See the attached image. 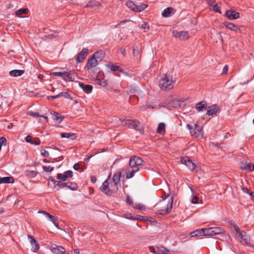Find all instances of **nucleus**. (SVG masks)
Instances as JSON below:
<instances>
[{"instance_id": "obj_37", "label": "nucleus", "mask_w": 254, "mask_h": 254, "mask_svg": "<svg viewBox=\"0 0 254 254\" xmlns=\"http://www.w3.org/2000/svg\"><path fill=\"white\" fill-rule=\"evenodd\" d=\"M108 67L111 70L113 71H119L120 72H123V69L120 67V66L114 65V64H110L108 65Z\"/></svg>"}, {"instance_id": "obj_31", "label": "nucleus", "mask_w": 254, "mask_h": 254, "mask_svg": "<svg viewBox=\"0 0 254 254\" xmlns=\"http://www.w3.org/2000/svg\"><path fill=\"white\" fill-rule=\"evenodd\" d=\"M101 6V5L99 2H98L97 1H95V0H91V1H89L87 3L86 7L94 8V7H99Z\"/></svg>"}, {"instance_id": "obj_41", "label": "nucleus", "mask_w": 254, "mask_h": 254, "mask_svg": "<svg viewBox=\"0 0 254 254\" xmlns=\"http://www.w3.org/2000/svg\"><path fill=\"white\" fill-rule=\"evenodd\" d=\"M134 208L135 209H139V210H145V207L143 205H142L140 203L135 204L134 206Z\"/></svg>"}, {"instance_id": "obj_32", "label": "nucleus", "mask_w": 254, "mask_h": 254, "mask_svg": "<svg viewBox=\"0 0 254 254\" xmlns=\"http://www.w3.org/2000/svg\"><path fill=\"white\" fill-rule=\"evenodd\" d=\"M25 175L29 178H34L37 175V172L34 170H26L25 171Z\"/></svg>"}, {"instance_id": "obj_11", "label": "nucleus", "mask_w": 254, "mask_h": 254, "mask_svg": "<svg viewBox=\"0 0 254 254\" xmlns=\"http://www.w3.org/2000/svg\"><path fill=\"white\" fill-rule=\"evenodd\" d=\"M76 74L73 70L64 71L63 79L65 82H73L76 79Z\"/></svg>"}, {"instance_id": "obj_33", "label": "nucleus", "mask_w": 254, "mask_h": 254, "mask_svg": "<svg viewBox=\"0 0 254 254\" xmlns=\"http://www.w3.org/2000/svg\"><path fill=\"white\" fill-rule=\"evenodd\" d=\"M157 131L161 134H164L165 132V124L163 123H159L158 126Z\"/></svg>"}, {"instance_id": "obj_29", "label": "nucleus", "mask_w": 254, "mask_h": 254, "mask_svg": "<svg viewBox=\"0 0 254 254\" xmlns=\"http://www.w3.org/2000/svg\"><path fill=\"white\" fill-rule=\"evenodd\" d=\"M224 25L227 28L230 29V30L236 31L238 30V26L232 23L225 22H224Z\"/></svg>"}, {"instance_id": "obj_39", "label": "nucleus", "mask_w": 254, "mask_h": 254, "mask_svg": "<svg viewBox=\"0 0 254 254\" xmlns=\"http://www.w3.org/2000/svg\"><path fill=\"white\" fill-rule=\"evenodd\" d=\"M28 12V9L27 8L23 9H19L16 11L15 14L17 16H20L21 14H26Z\"/></svg>"}, {"instance_id": "obj_57", "label": "nucleus", "mask_w": 254, "mask_h": 254, "mask_svg": "<svg viewBox=\"0 0 254 254\" xmlns=\"http://www.w3.org/2000/svg\"><path fill=\"white\" fill-rule=\"evenodd\" d=\"M141 28L144 29H148L149 25L147 23H144L141 25Z\"/></svg>"}, {"instance_id": "obj_64", "label": "nucleus", "mask_w": 254, "mask_h": 254, "mask_svg": "<svg viewBox=\"0 0 254 254\" xmlns=\"http://www.w3.org/2000/svg\"><path fill=\"white\" fill-rule=\"evenodd\" d=\"M96 178L95 177H92L91 178V182L93 183H95L96 182Z\"/></svg>"}, {"instance_id": "obj_38", "label": "nucleus", "mask_w": 254, "mask_h": 254, "mask_svg": "<svg viewBox=\"0 0 254 254\" xmlns=\"http://www.w3.org/2000/svg\"><path fill=\"white\" fill-rule=\"evenodd\" d=\"M140 123L136 120H131V127H132L135 129H138L139 128Z\"/></svg>"}, {"instance_id": "obj_45", "label": "nucleus", "mask_w": 254, "mask_h": 254, "mask_svg": "<svg viewBox=\"0 0 254 254\" xmlns=\"http://www.w3.org/2000/svg\"><path fill=\"white\" fill-rule=\"evenodd\" d=\"M133 54L134 56H138L139 54V48L136 47L135 48H133Z\"/></svg>"}, {"instance_id": "obj_50", "label": "nucleus", "mask_w": 254, "mask_h": 254, "mask_svg": "<svg viewBox=\"0 0 254 254\" xmlns=\"http://www.w3.org/2000/svg\"><path fill=\"white\" fill-rule=\"evenodd\" d=\"M61 97V95L60 94V93L59 94H58V95H55V96H48L47 98L49 100H50V99L54 100V99L60 98Z\"/></svg>"}, {"instance_id": "obj_62", "label": "nucleus", "mask_w": 254, "mask_h": 254, "mask_svg": "<svg viewBox=\"0 0 254 254\" xmlns=\"http://www.w3.org/2000/svg\"><path fill=\"white\" fill-rule=\"evenodd\" d=\"M80 168V165L78 163H76L73 166V169L75 170H78Z\"/></svg>"}, {"instance_id": "obj_2", "label": "nucleus", "mask_w": 254, "mask_h": 254, "mask_svg": "<svg viewBox=\"0 0 254 254\" xmlns=\"http://www.w3.org/2000/svg\"><path fill=\"white\" fill-rule=\"evenodd\" d=\"M119 189V186L107 179L100 187L101 190L108 195L115 193Z\"/></svg>"}, {"instance_id": "obj_21", "label": "nucleus", "mask_w": 254, "mask_h": 254, "mask_svg": "<svg viewBox=\"0 0 254 254\" xmlns=\"http://www.w3.org/2000/svg\"><path fill=\"white\" fill-rule=\"evenodd\" d=\"M207 3L210 9L213 10L216 12L221 13V10L219 9L217 4L215 2V1L212 0H207Z\"/></svg>"}, {"instance_id": "obj_8", "label": "nucleus", "mask_w": 254, "mask_h": 254, "mask_svg": "<svg viewBox=\"0 0 254 254\" xmlns=\"http://www.w3.org/2000/svg\"><path fill=\"white\" fill-rule=\"evenodd\" d=\"M51 181L53 182L54 188L58 187L60 189H62L66 187L73 190H76L77 188V186L75 183H73L71 182L61 183L53 179H51Z\"/></svg>"}, {"instance_id": "obj_14", "label": "nucleus", "mask_w": 254, "mask_h": 254, "mask_svg": "<svg viewBox=\"0 0 254 254\" xmlns=\"http://www.w3.org/2000/svg\"><path fill=\"white\" fill-rule=\"evenodd\" d=\"M181 162L182 164L185 165L188 169L191 171L194 170L196 167L195 164L188 157L182 158Z\"/></svg>"}, {"instance_id": "obj_35", "label": "nucleus", "mask_w": 254, "mask_h": 254, "mask_svg": "<svg viewBox=\"0 0 254 254\" xmlns=\"http://www.w3.org/2000/svg\"><path fill=\"white\" fill-rule=\"evenodd\" d=\"M1 183H13L14 180L12 177H4L0 178Z\"/></svg>"}, {"instance_id": "obj_5", "label": "nucleus", "mask_w": 254, "mask_h": 254, "mask_svg": "<svg viewBox=\"0 0 254 254\" xmlns=\"http://www.w3.org/2000/svg\"><path fill=\"white\" fill-rule=\"evenodd\" d=\"M126 5L128 8L136 12H141L147 7V5L145 3L137 1L134 2L131 0L127 1Z\"/></svg>"}, {"instance_id": "obj_55", "label": "nucleus", "mask_w": 254, "mask_h": 254, "mask_svg": "<svg viewBox=\"0 0 254 254\" xmlns=\"http://www.w3.org/2000/svg\"><path fill=\"white\" fill-rule=\"evenodd\" d=\"M25 139L26 142L30 143L31 144L33 140L32 139L31 137L29 135L26 136Z\"/></svg>"}, {"instance_id": "obj_12", "label": "nucleus", "mask_w": 254, "mask_h": 254, "mask_svg": "<svg viewBox=\"0 0 254 254\" xmlns=\"http://www.w3.org/2000/svg\"><path fill=\"white\" fill-rule=\"evenodd\" d=\"M131 120H122L118 118H115L112 120V123L116 126H124L128 127H131Z\"/></svg>"}, {"instance_id": "obj_59", "label": "nucleus", "mask_w": 254, "mask_h": 254, "mask_svg": "<svg viewBox=\"0 0 254 254\" xmlns=\"http://www.w3.org/2000/svg\"><path fill=\"white\" fill-rule=\"evenodd\" d=\"M127 202L129 205H132L133 204V201L129 197V196H127Z\"/></svg>"}, {"instance_id": "obj_20", "label": "nucleus", "mask_w": 254, "mask_h": 254, "mask_svg": "<svg viewBox=\"0 0 254 254\" xmlns=\"http://www.w3.org/2000/svg\"><path fill=\"white\" fill-rule=\"evenodd\" d=\"M219 110V108L217 105H213L209 106L207 108L206 115L208 116H211L216 114Z\"/></svg>"}, {"instance_id": "obj_22", "label": "nucleus", "mask_w": 254, "mask_h": 254, "mask_svg": "<svg viewBox=\"0 0 254 254\" xmlns=\"http://www.w3.org/2000/svg\"><path fill=\"white\" fill-rule=\"evenodd\" d=\"M139 170V168H135L134 169H132L127 167L126 172V178L129 179L132 178L134 176L135 173L137 172Z\"/></svg>"}, {"instance_id": "obj_30", "label": "nucleus", "mask_w": 254, "mask_h": 254, "mask_svg": "<svg viewBox=\"0 0 254 254\" xmlns=\"http://www.w3.org/2000/svg\"><path fill=\"white\" fill-rule=\"evenodd\" d=\"M121 177V172H118L115 174L111 180H110L111 181L113 182L114 183H115L117 185L119 186V183L120 182V179Z\"/></svg>"}, {"instance_id": "obj_10", "label": "nucleus", "mask_w": 254, "mask_h": 254, "mask_svg": "<svg viewBox=\"0 0 254 254\" xmlns=\"http://www.w3.org/2000/svg\"><path fill=\"white\" fill-rule=\"evenodd\" d=\"M98 54V53H94L91 58L88 59L85 66L87 69H91L98 64L99 61L95 58Z\"/></svg>"}, {"instance_id": "obj_60", "label": "nucleus", "mask_w": 254, "mask_h": 254, "mask_svg": "<svg viewBox=\"0 0 254 254\" xmlns=\"http://www.w3.org/2000/svg\"><path fill=\"white\" fill-rule=\"evenodd\" d=\"M50 220L53 223V224L56 227H58L59 223L57 222L56 219L54 217V219H53V220Z\"/></svg>"}, {"instance_id": "obj_52", "label": "nucleus", "mask_w": 254, "mask_h": 254, "mask_svg": "<svg viewBox=\"0 0 254 254\" xmlns=\"http://www.w3.org/2000/svg\"><path fill=\"white\" fill-rule=\"evenodd\" d=\"M198 197L197 196L195 195L193 197V198H192V199L191 200V202L192 203L196 204L198 203Z\"/></svg>"}, {"instance_id": "obj_42", "label": "nucleus", "mask_w": 254, "mask_h": 254, "mask_svg": "<svg viewBox=\"0 0 254 254\" xmlns=\"http://www.w3.org/2000/svg\"><path fill=\"white\" fill-rule=\"evenodd\" d=\"M60 94L61 95V97H64L65 98L69 99L71 100H72V98L67 92H61Z\"/></svg>"}, {"instance_id": "obj_63", "label": "nucleus", "mask_w": 254, "mask_h": 254, "mask_svg": "<svg viewBox=\"0 0 254 254\" xmlns=\"http://www.w3.org/2000/svg\"><path fill=\"white\" fill-rule=\"evenodd\" d=\"M130 21V20H123V21H121L120 23H119L118 25H123V24H125L126 22H129Z\"/></svg>"}, {"instance_id": "obj_1", "label": "nucleus", "mask_w": 254, "mask_h": 254, "mask_svg": "<svg viewBox=\"0 0 254 254\" xmlns=\"http://www.w3.org/2000/svg\"><path fill=\"white\" fill-rule=\"evenodd\" d=\"M231 229L236 239L242 245L254 247V243L252 242L250 237L244 231L241 230L238 226L232 225Z\"/></svg>"}, {"instance_id": "obj_7", "label": "nucleus", "mask_w": 254, "mask_h": 254, "mask_svg": "<svg viewBox=\"0 0 254 254\" xmlns=\"http://www.w3.org/2000/svg\"><path fill=\"white\" fill-rule=\"evenodd\" d=\"M205 229L206 236L213 237L218 235H223L225 233L224 229L219 227H209Z\"/></svg>"}, {"instance_id": "obj_17", "label": "nucleus", "mask_w": 254, "mask_h": 254, "mask_svg": "<svg viewBox=\"0 0 254 254\" xmlns=\"http://www.w3.org/2000/svg\"><path fill=\"white\" fill-rule=\"evenodd\" d=\"M52 252L55 254H64L65 252L64 248L56 244H52L51 246Z\"/></svg>"}, {"instance_id": "obj_16", "label": "nucleus", "mask_w": 254, "mask_h": 254, "mask_svg": "<svg viewBox=\"0 0 254 254\" xmlns=\"http://www.w3.org/2000/svg\"><path fill=\"white\" fill-rule=\"evenodd\" d=\"M72 177V171L71 170H68L65 171L64 173H59L57 176V179L62 181H65L68 178H71Z\"/></svg>"}, {"instance_id": "obj_58", "label": "nucleus", "mask_w": 254, "mask_h": 254, "mask_svg": "<svg viewBox=\"0 0 254 254\" xmlns=\"http://www.w3.org/2000/svg\"><path fill=\"white\" fill-rule=\"evenodd\" d=\"M228 70V66L227 65H225L223 69L222 73L225 74L226 73Z\"/></svg>"}, {"instance_id": "obj_23", "label": "nucleus", "mask_w": 254, "mask_h": 254, "mask_svg": "<svg viewBox=\"0 0 254 254\" xmlns=\"http://www.w3.org/2000/svg\"><path fill=\"white\" fill-rule=\"evenodd\" d=\"M79 87L83 90V91L87 94L91 93L93 89V87L91 85L85 84L83 83H79Z\"/></svg>"}, {"instance_id": "obj_27", "label": "nucleus", "mask_w": 254, "mask_h": 254, "mask_svg": "<svg viewBox=\"0 0 254 254\" xmlns=\"http://www.w3.org/2000/svg\"><path fill=\"white\" fill-rule=\"evenodd\" d=\"M24 73V70L22 69H14L9 72V75L11 76L17 77L21 76Z\"/></svg>"}, {"instance_id": "obj_48", "label": "nucleus", "mask_w": 254, "mask_h": 254, "mask_svg": "<svg viewBox=\"0 0 254 254\" xmlns=\"http://www.w3.org/2000/svg\"><path fill=\"white\" fill-rule=\"evenodd\" d=\"M43 168L46 172H52L54 170V168L50 166H43Z\"/></svg>"}, {"instance_id": "obj_15", "label": "nucleus", "mask_w": 254, "mask_h": 254, "mask_svg": "<svg viewBox=\"0 0 254 254\" xmlns=\"http://www.w3.org/2000/svg\"><path fill=\"white\" fill-rule=\"evenodd\" d=\"M89 53V50L87 48H83L82 51L78 53L76 59L77 64L82 62L86 58Z\"/></svg>"}, {"instance_id": "obj_4", "label": "nucleus", "mask_w": 254, "mask_h": 254, "mask_svg": "<svg viewBox=\"0 0 254 254\" xmlns=\"http://www.w3.org/2000/svg\"><path fill=\"white\" fill-rule=\"evenodd\" d=\"M165 198L164 200L160 201L158 203L156 204V205L155 206V207L156 206L159 205L160 206V208H164L166 206L165 209H160L157 211V213H158L159 214L162 215H166V214H168L169 213H170V212L171 211V209H172V208L173 206V197H171L170 198V199L169 200L167 204H166V203L165 202Z\"/></svg>"}, {"instance_id": "obj_24", "label": "nucleus", "mask_w": 254, "mask_h": 254, "mask_svg": "<svg viewBox=\"0 0 254 254\" xmlns=\"http://www.w3.org/2000/svg\"><path fill=\"white\" fill-rule=\"evenodd\" d=\"M191 237H198L199 236H205V229L202 228L196 230L190 234Z\"/></svg>"}, {"instance_id": "obj_44", "label": "nucleus", "mask_w": 254, "mask_h": 254, "mask_svg": "<svg viewBox=\"0 0 254 254\" xmlns=\"http://www.w3.org/2000/svg\"><path fill=\"white\" fill-rule=\"evenodd\" d=\"M64 72H54L51 73L50 75L53 76H61L63 78Z\"/></svg>"}, {"instance_id": "obj_9", "label": "nucleus", "mask_w": 254, "mask_h": 254, "mask_svg": "<svg viewBox=\"0 0 254 254\" xmlns=\"http://www.w3.org/2000/svg\"><path fill=\"white\" fill-rule=\"evenodd\" d=\"M142 162L143 161L140 157L134 156L130 158L128 168H139V166L142 165Z\"/></svg>"}, {"instance_id": "obj_40", "label": "nucleus", "mask_w": 254, "mask_h": 254, "mask_svg": "<svg viewBox=\"0 0 254 254\" xmlns=\"http://www.w3.org/2000/svg\"><path fill=\"white\" fill-rule=\"evenodd\" d=\"M95 53H98V54L95 57L97 60L100 61H101L102 59L104 57V54L102 51H98L95 52Z\"/></svg>"}, {"instance_id": "obj_13", "label": "nucleus", "mask_w": 254, "mask_h": 254, "mask_svg": "<svg viewBox=\"0 0 254 254\" xmlns=\"http://www.w3.org/2000/svg\"><path fill=\"white\" fill-rule=\"evenodd\" d=\"M172 34L174 37L181 40H185L189 38V33L186 31L179 32L177 30H174Z\"/></svg>"}, {"instance_id": "obj_46", "label": "nucleus", "mask_w": 254, "mask_h": 254, "mask_svg": "<svg viewBox=\"0 0 254 254\" xmlns=\"http://www.w3.org/2000/svg\"><path fill=\"white\" fill-rule=\"evenodd\" d=\"M41 154L42 156L45 157H48L49 156V153L48 152V151H46L45 149L41 150Z\"/></svg>"}, {"instance_id": "obj_26", "label": "nucleus", "mask_w": 254, "mask_h": 254, "mask_svg": "<svg viewBox=\"0 0 254 254\" xmlns=\"http://www.w3.org/2000/svg\"><path fill=\"white\" fill-rule=\"evenodd\" d=\"M60 136L62 138H66L68 139H70L71 140H74L76 138V136L75 133L68 132V133H61Z\"/></svg>"}, {"instance_id": "obj_56", "label": "nucleus", "mask_w": 254, "mask_h": 254, "mask_svg": "<svg viewBox=\"0 0 254 254\" xmlns=\"http://www.w3.org/2000/svg\"><path fill=\"white\" fill-rule=\"evenodd\" d=\"M130 218L131 219H135V220H142L143 216H142L141 215H136V216L135 217H133L132 216H131L130 217Z\"/></svg>"}, {"instance_id": "obj_28", "label": "nucleus", "mask_w": 254, "mask_h": 254, "mask_svg": "<svg viewBox=\"0 0 254 254\" xmlns=\"http://www.w3.org/2000/svg\"><path fill=\"white\" fill-rule=\"evenodd\" d=\"M207 103L205 101H201L197 103L195 105L196 110L198 111H201L207 107Z\"/></svg>"}, {"instance_id": "obj_47", "label": "nucleus", "mask_w": 254, "mask_h": 254, "mask_svg": "<svg viewBox=\"0 0 254 254\" xmlns=\"http://www.w3.org/2000/svg\"><path fill=\"white\" fill-rule=\"evenodd\" d=\"M28 114L34 118L40 117V115L37 112H29Z\"/></svg>"}, {"instance_id": "obj_18", "label": "nucleus", "mask_w": 254, "mask_h": 254, "mask_svg": "<svg viewBox=\"0 0 254 254\" xmlns=\"http://www.w3.org/2000/svg\"><path fill=\"white\" fill-rule=\"evenodd\" d=\"M28 239H29V240L30 241L31 245L33 246L31 248L32 251L33 252H37L39 250V248H40L39 245L35 239L34 237H33L32 236L28 235Z\"/></svg>"}, {"instance_id": "obj_36", "label": "nucleus", "mask_w": 254, "mask_h": 254, "mask_svg": "<svg viewBox=\"0 0 254 254\" xmlns=\"http://www.w3.org/2000/svg\"><path fill=\"white\" fill-rule=\"evenodd\" d=\"M52 118L54 120L56 121L59 123H61L63 120L61 115L56 112H54L52 114Z\"/></svg>"}, {"instance_id": "obj_54", "label": "nucleus", "mask_w": 254, "mask_h": 254, "mask_svg": "<svg viewBox=\"0 0 254 254\" xmlns=\"http://www.w3.org/2000/svg\"><path fill=\"white\" fill-rule=\"evenodd\" d=\"M6 140L5 138H4V137H0V144H1V145L2 144H4L5 145L6 144Z\"/></svg>"}, {"instance_id": "obj_53", "label": "nucleus", "mask_w": 254, "mask_h": 254, "mask_svg": "<svg viewBox=\"0 0 254 254\" xmlns=\"http://www.w3.org/2000/svg\"><path fill=\"white\" fill-rule=\"evenodd\" d=\"M40 144V141L39 139H34L32 140L31 142V144H34L36 145H39Z\"/></svg>"}, {"instance_id": "obj_19", "label": "nucleus", "mask_w": 254, "mask_h": 254, "mask_svg": "<svg viewBox=\"0 0 254 254\" xmlns=\"http://www.w3.org/2000/svg\"><path fill=\"white\" fill-rule=\"evenodd\" d=\"M226 15L230 20L236 19L240 16L239 12L232 9L226 11Z\"/></svg>"}, {"instance_id": "obj_6", "label": "nucleus", "mask_w": 254, "mask_h": 254, "mask_svg": "<svg viewBox=\"0 0 254 254\" xmlns=\"http://www.w3.org/2000/svg\"><path fill=\"white\" fill-rule=\"evenodd\" d=\"M187 127L190 130L192 136L199 138H202L203 130L201 126L195 124L193 125L188 124L187 125Z\"/></svg>"}, {"instance_id": "obj_25", "label": "nucleus", "mask_w": 254, "mask_h": 254, "mask_svg": "<svg viewBox=\"0 0 254 254\" xmlns=\"http://www.w3.org/2000/svg\"><path fill=\"white\" fill-rule=\"evenodd\" d=\"M241 168L242 170H246L249 171H253L254 170V165L250 163H242Z\"/></svg>"}, {"instance_id": "obj_3", "label": "nucleus", "mask_w": 254, "mask_h": 254, "mask_svg": "<svg viewBox=\"0 0 254 254\" xmlns=\"http://www.w3.org/2000/svg\"><path fill=\"white\" fill-rule=\"evenodd\" d=\"M175 81L176 80L173 79L172 76L163 74L160 80L159 86L162 90H169L173 88Z\"/></svg>"}, {"instance_id": "obj_49", "label": "nucleus", "mask_w": 254, "mask_h": 254, "mask_svg": "<svg viewBox=\"0 0 254 254\" xmlns=\"http://www.w3.org/2000/svg\"><path fill=\"white\" fill-rule=\"evenodd\" d=\"M39 212L40 213H43L44 214H45L47 217L50 219V220H53V219H54V216L52 215H51L50 214H49V213L48 212H46L45 211H39Z\"/></svg>"}, {"instance_id": "obj_34", "label": "nucleus", "mask_w": 254, "mask_h": 254, "mask_svg": "<svg viewBox=\"0 0 254 254\" xmlns=\"http://www.w3.org/2000/svg\"><path fill=\"white\" fill-rule=\"evenodd\" d=\"M173 8L170 7H167L165 9L162 13V15L164 17H168L170 16L171 13L172 12Z\"/></svg>"}, {"instance_id": "obj_43", "label": "nucleus", "mask_w": 254, "mask_h": 254, "mask_svg": "<svg viewBox=\"0 0 254 254\" xmlns=\"http://www.w3.org/2000/svg\"><path fill=\"white\" fill-rule=\"evenodd\" d=\"M99 84L101 86L105 87L108 85V81L106 79H102L100 80V81L99 82Z\"/></svg>"}, {"instance_id": "obj_51", "label": "nucleus", "mask_w": 254, "mask_h": 254, "mask_svg": "<svg viewBox=\"0 0 254 254\" xmlns=\"http://www.w3.org/2000/svg\"><path fill=\"white\" fill-rule=\"evenodd\" d=\"M242 190L244 192L250 194V195L251 196V197H254V195H253V193L252 192H251L248 189L244 188H243Z\"/></svg>"}, {"instance_id": "obj_61", "label": "nucleus", "mask_w": 254, "mask_h": 254, "mask_svg": "<svg viewBox=\"0 0 254 254\" xmlns=\"http://www.w3.org/2000/svg\"><path fill=\"white\" fill-rule=\"evenodd\" d=\"M120 52L122 53V54L124 56V57H125L126 56V50L124 48H121L120 49Z\"/></svg>"}]
</instances>
